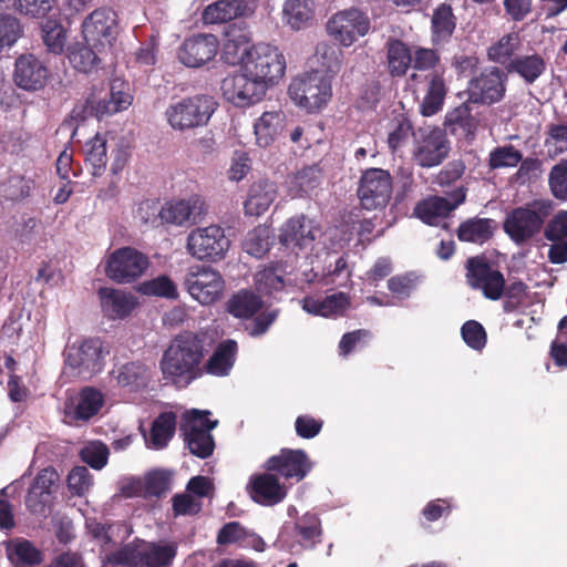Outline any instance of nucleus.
<instances>
[{
    "label": "nucleus",
    "instance_id": "nucleus-34",
    "mask_svg": "<svg viewBox=\"0 0 567 567\" xmlns=\"http://www.w3.org/2000/svg\"><path fill=\"white\" fill-rule=\"evenodd\" d=\"M285 120V113L281 111L264 112L254 124L256 143L260 147L271 145L282 133Z\"/></svg>",
    "mask_w": 567,
    "mask_h": 567
},
{
    "label": "nucleus",
    "instance_id": "nucleus-7",
    "mask_svg": "<svg viewBox=\"0 0 567 567\" xmlns=\"http://www.w3.org/2000/svg\"><path fill=\"white\" fill-rule=\"evenodd\" d=\"M230 240L225 230L218 225L197 227L187 236L186 248L189 255L208 261H219L225 258Z\"/></svg>",
    "mask_w": 567,
    "mask_h": 567
},
{
    "label": "nucleus",
    "instance_id": "nucleus-1",
    "mask_svg": "<svg viewBox=\"0 0 567 567\" xmlns=\"http://www.w3.org/2000/svg\"><path fill=\"white\" fill-rule=\"evenodd\" d=\"M206 352L204 337L192 331L178 333L159 360L163 379L177 389H186L203 377L202 363Z\"/></svg>",
    "mask_w": 567,
    "mask_h": 567
},
{
    "label": "nucleus",
    "instance_id": "nucleus-37",
    "mask_svg": "<svg viewBox=\"0 0 567 567\" xmlns=\"http://www.w3.org/2000/svg\"><path fill=\"white\" fill-rule=\"evenodd\" d=\"M175 542H150L142 548V567H171L177 556Z\"/></svg>",
    "mask_w": 567,
    "mask_h": 567
},
{
    "label": "nucleus",
    "instance_id": "nucleus-10",
    "mask_svg": "<svg viewBox=\"0 0 567 567\" xmlns=\"http://www.w3.org/2000/svg\"><path fill=\"white\" fill-rule=\"evenodd\" d=\"M223 96L237 107L254 105L262 100L268 87L240 69L228 74L220 84Z\"/></svg>",
    "mask_w": 567,
    "mask_h": 567
},
{
    "label": "nucleus",
    "instance_id": "nucleus-51",
    "mask_svg": "<svg viewBox=\"0 0 567 567\" xmlns=\"http://www.w3.org/2000/svg\"><path fill=\"white\" fill-rule=\"evenodd\" d=\"M8 556L17 567L35 566L42 561V553L29 540L18 543Z\"/></svg>",
    "mask_w": 567,
    "mask_h": 567
},
{
    "label": "nucleus",
    "instance_id": "nucleus-23",
    "mask_svg": "<svg viewBox=\"0 0 567 567\" xmlns=\"http://www.w3.org/2000/svg\"><path fill=\"white\" fill-rule=\"evenodd\" d=\"M221 60L229 65L240 66L251 48L250 31L246 24L231 23L225 28L223 33Z\"/></svg>",
    "mask_w": 567,
    "mask_h": 567
},
{
    "label": "nucleus",
    "instance_id": "nucleus-36",
    "mask_svg": "<svg viewBox=\"0 0 567 567\" xmlns=\"http://www.w3.org/2000/svg\"><path fill=\"white\" fill-rule=\"evenodd\" d=\"M293 529L298 544L303 549H313L322 542L321 519L316 513L307 512L298 517L293 524Z\"/></svg>",
    "mask_w": 567,
    "mask_h": 567
},
{
    "label": "nucleus",
    "instance_id": "nucleus-18",
    "mask_svg": "<svg viewBox=\"0 0 567 567\" xmlns=\"http://www.w3.org/2000/svg\"><path fill=\"white\" fill-rule=\"evenodd\" d=\"M449 151V141L440 128L420 130L415 136L413 159L419 166L430 168L440 165Z\"/></svg>",
    "mask_w": 567,
    "mask_h": 567
},
{
    "label": "nucleus",
    "instance_id": "nucleus-48",
    "mask_svg": "<svg viewBox=\"0 0 567 567\" xmlns=\"http://www.w3.org/2000/svg\"><path fill=\"white\" fill-rule=\"evenodd\" d=\"M241 13V2L237 0H219L209 4L203 12L206 23H225Z\"/></svg>",
    "mask_w": 567,
    "mask_h": 567
},
{
    "label": "nucleus",
    "instance_id": "nucleus-63",
    "mask_svg": "<svg viewBox=\"0 0 567 567\" xmlns=\"http://www.w3.org/2000/svg\"><path fill=\"white\" fill-rule=\"evenodd\" d=\"M381 86L378 81H365L359 89L355 106L360 110H372L379 103Z\"/></svg>",
    "mask_w": 567,
    "mask_h": 567
},
{
    "label": "nucleus",
    "instance_id": "nucleus-9",
    "mask_svg": "<svg viewBox=\"0 0 567 567\" xmlns=\"http://www.w3.org/2000/svg\"><path fill=\"white\" fill-rule=\"evenodd\" d=\"M184 286L195 300L208 306L221 298L225 281L221 274L213 267L195 265L189 267Z\"/></svg>",
    "mask_w": 567,
    "mask_h": 567
},
{
    "label": "nucleus",
    "instance_id": "nucleus-47",
    "mask_svg": "<svg viewBox=\"0 0 567 567\" xmlns=\"http://www.w3.org/2000/svg\"><path fill=\"white\" fill-rule=\"evenodd\" d=\"M103 403L104 396L99 390L90 386L84 388L74 410L75 420L89 421L100 412Z\"/></svg>",
    "mask_w": 567,
    "mask_h": 567
},
{
    "label": "nucleus",
    "instance_id": "nucleus-4",
    "mask_svg": "<svg viewBox=\"0 0 567 567\" xmlns=\"http://www.w3.org/2000/svg\"><path fill=\"white\" fill-rule=\"evenodd\" d=\"M288 93L291 100L309 112L320 110L332 96L330 78L319 70L306 72L295 78Z\"/></svg>",
    "mask_w": 567,
    "mask_h": 567
},
{
    "label": "nucleus",
    "instance_id": "nucleus-44",
    "mask_svg": "<svg viewBox=\"0 0 567 567\" xmlns=\"http://www.w3.org/2000/svg\"><path fill=\"white\" fill-rule=\"evenodd\" d=\"M388 68L392 76H403L412 64L410 48L399 39H390L386 44Z\"/></svg>",
    "mask_w": 567,
    "mask_h": 567
},
{
    "label": "nucleus",
    "instance_id": "nucleus-3",
    "mask_svg": "<svg viewBox=\"0 0 567 567\" xmlns=\"http://www.w3.org/2000/svg\"><path fill=\"white\" fill-rule=\"evenodd\" d=\"M217 105L213 96L196 94L169 104L164 115L174 131L186 132L207 125Z\"/></svg>",
    "mask_w": 567,
    "mask_h": 567
},
{
    "label": "nucleus",
    "instance_id": "nucleus-58",
    "mask_svg": "<svg viewBox=\"0 0 567 567\" xmlns=\"http://www.w3.org/2000/svg\"><path fill=\"white\" fill-rule=\"evenodd\" d=\"M245 250L254 257H262L269 250L267 228L256 227L247 234L244 240Z\"/></svg>",
    "mask_w": 567,
    "mask_h": 567
},
{
    "label": "nucleus",
    "instance_id": "nucleus-56",
    "mask_svg": "<svg viewBox=\"0 0 567 567\" xmlns=\"http://www.w3.org/2000/svg\"><path fill=\"white\" fill-rule=\"evenodd\" d=\"M106 561L112 566L142 567V549L133 544H126L110 553L106 556Z\"/></svg>",
    "mask_w": 567,
    "mask_h": 567
},
{
    "label": "nucleus",
    "instance_id": "nucleus-20",
    "mask_svg": "<svg viewBox=\"0 0 567 567\" xmlns=\"http://www.w3.org/2000/svg\"><path fill=\"white\" fill-rule=\"evenodd\" d=\"M219 47V40L215 34L198 33L183 41L178 48L177 56L185 66L196 69L214 60Z\"/></svg>",
    "mask_w": 567,
    "mask_h": 567
},
{
    "label": "nucleus",
    "instance_id": "nucleus-35",
    "mask_svg": "<svg viewBox=\"0 0 567 567\" xmlns=\"http://www.w3.org/2000/svg\"><path fill=\"white\" fill-rule=\"evenodd\" d=\"M323 179V172L319 164L305 166L296 174L288 176L289 193L295 197H303L311 194Z\"/></svg>",
    "mask_w": 567,
    "mask_h": 567
},
{
    "label": "nucleus",
    "instance_id": "nucleus-12",
    "mask_svg": "<svg viewBox=\"0 0 567 567\" xmlns=\"http://www.w3.org/2000/svg\"><path fill=\"white\" fill-rule=\"evenodd\" d=\"M65 363L78 377L91 378L103 369V341L100 338H87L68 347Z\"/></svg>",
    "mask_w": 567,
    "mask_h": 567
},
{
    "label": "nucleus",
    "instance_id": "nucleus-22",
    "mask_svg": "<svg viewBox=\"0 0 567 567\" xmlns=\"http://www.w3.org/2000/svg\"><path fill=\"white\" fill-rule=\"evenodd\" d=\"M247 492L250 498L262 506H274L287 496V488L279 482L275 472L255 474L249 478Z\"/></svg>",
    "mask_w": 567,
    "mask_h": 567
},
{
    "label": "nucleus",
    "instance_id": "nucleus-57",
    "mask_svg": "<svg viewBox=\"0 0 567 567\" xmlns=\"http://www.w3.org/2000/svg\"><path fill=\"white\" fill-rule=\"evenodd\" d=\"M141 291L147 296L164 297L168 299L177 298V288L173 280L167 276H159L142 285Z\"/></svg>",
    "mask_w": 567,
    "mask_h": 567
},
{
    "label": "nucleus",
    "instance_id": "nucleus-55",
    "mask_svg": "<svg viewBox=\"0 0 567 567\" xmlns=\"http://www.w3.org/2000/svg\"><path fill=\"white\" fill-rule=\"evenodd\" d=\"M22 34L20 21L8 13H0V52L12 47Z\"/></svg>",
    "mask_w": 567,
    "mask_h": 567
},
{
    "label": "nucleus",
    "instance_id": "nucleus-40",
    "mask_svg": "<svg viewBox=\"0 0 567 567\" xmlns=\"http://www.w3.org/2000/svg\"><path fill=\"white\" fill-rule=\"evenodd\" d=\"M284 268L278 264H270L258 270L254 276V287L260 297H275L285 288Z\"/></svg>",
    "mask_w": 567,
    "mask_h": 567
},
{
    "label": "nucleus",
    "instance_id": "nucleus-29",
    "mask_svg": "<svg viewBox=\"0 0 567 567\" xmlns=\"http://www.w3.org/2000/svg\"><path fill=\"white\" fill-rule=\"evenodd\" d=\"M471 102H464L446 114L445 125L453 135H458L467 141L475 137L478 121L472 115Z\"/></svg>",
    "mask_w": 567,
    "mask_h": 567
},
{
    "label": "nucleus",
    "instance_id": "nucleus-5",
    "mask_svg": "<svg viewBox=\"0 0 567 567\" xmlns=\"http://www.w3.org/2000/svg\"><path fill=\"white\" fill-rule=\"evenodd\" d=\"M241 70L269 87L284 76L286 60L277 47L258 43L251 45Z\"/></svg>",
    "mask_w": 567,
    "mask_h": 567
},
{
    "label": "nucleus",
    "instance_id": "nucleus-38",
    "mask_svg": "<svg viewBox=\"0 0 567 567\" xmlns=\"http://www.w3.org/2000/svg\"><path fill=\"white\" fill-rule=\"evenodd\" d=\"M546 68L545 58L540 53L534 52L518 54L506 73L517 74L526 84H533L546 72Z\"/></svg>",
    "mask_w": 567,
    "mask_h": 567
},
{
    "label": "nucleus",
    "instance_id": "nucleus-27",
    "mask_svg": "<svg viewBox=\"0 0 567 567\" xmlns=\"http://www.w3.org/2000/svg\"><path fill=\"white\" fill-rule=\"evenodd\" d=\"M277 197V186L268 179L252 183L244 204L246 215L260 216L268 210Z\"/></svg>",
    "mask_w": 567,
    "mask_h": 567
},
{
    "label": "nucleus",
    "instance_id": "nucleus-59",
    "mask_svg": "<svg viewBox=\"0 0 567 567\" xmlns=\"http://www.w3.org/2000/svg\"><path fill=\"white\" fill-rule=\"evenodd\" d=\"M461 334L464 342L474 350H482L486 346L487 334L478 321L468 320L464 322Z\"/></svg>",
    "mask_w": 567,
    "mask_h": 567
},
{
    "label": "nucleus",
    "instance_id": "nucleus-13",
    "mask_svg": "<svg viewBox=\"0 0 567 567\" xmlns=\"http://www.w3.org/2000/svg\"><path fill=\"white\" fill-rule=\"evenodd\" d=\"M393 188L391 174L382 168H369L362 173L358 196L364 209L383 208L389 203Z\"/></svg>",
    "mask_w": 567,
    "mask_h": 567
},
{
    "label": "nucleus",
    "instance_id": "nucleus-52",
    "mask_svg": "<svg viewBox=\"0 0 567 567\" xmlns=\"http://www.w3.org/2000/svg\"><path fill=\"white\" fill-rule=\"evenodd\" d=\"M522 161V152L514 145L497 146L491 151L488 167L491 169L516 167Z\"/></svg>",
    "mask_w": 567,
    "mask_h": 567
},
{
    "label": "nucleus",
    "instance_id": "nucleus-46",
    "mask_svg": "<svg viewBox=\"0 0 567 567\" xmlns=\"http://www.w3.org/2000/svg\"><path fill=\"white\" fill-rule=\"evenodd\" d=\"M89 44L78 42L69 49V61L79 72L91 73L101 63L97 52L89 47Z\"/></svg>",
    "mask_w": 567,
    "mask_h": 567
},
{
    "label": "nucleus",
    "instance_id": "nucleus-21",
    "mask_svg": "<svg viewBox=\"0 0 567 567\" xmlns=\"http://www.w3.org/2000/svg\"><path fill=\"white\" fill-rule=\"evenodd\" d=\"M82 33L87 43H111L118 33L117 14L111 8H97L82 23Z\"/></svg>",
    "mask_w": 567,
    "mask_h": 567
},
{
    "label": "nucleus",
    "instance_id": "nucleus-64",
    "mask_svg": "<svg viewBox=\"0 0 567 567\" xmlns=\"http://www.w3.org/2000/svg\"><path fill=\"white\" fill-rule=\"evenodd\" d=\"M171 488V475L166 471H154L145 477V494L161 497Z\"/></svg>",
    "mask_w": 567,
    "mask_h": 567
},
{
    "label": "nucleus",
    "instance_id": "nucleus-49",
    "mask_svg": "<svg viewBox=\"0 0 567 567\" xmlns=\"http://www.w3.org/2000/svg\"><path fill=\"white\" fill-rule=\"evenodd\" d=\"M196 206L192 200L179 199L166 203L159 210L162 221L182 226L187 223L194 214Z\"/></svg>",
    "mask_w": 567,
    "mask_h": 567
},
{
    "label": "nucleus",
    "instance_id": "nucleus-54",
    "mask_svg": "<svg viewBox=\"0 0 567 567\" xmlns=\"http://www.w3.org/2000/svg\"><path fill=\"white\" fill-rule=\"evenodd\" d=\"M548 185L555 198L567 200V159H560L551 167Z\"/></svg>",
    "mask_w": 567,
    "mask_h": 567
},
{
    "label": "nucleus",
    "instance_id": "nucleus-53",
    "mask_svg": "<svg viewBox=\"0 0 567 567\" xmlns=\"http://www.w3.org/2000/svg\"><path fill=\"white\" fill-rule=\"evenodd\" d=\"M43 42L52 53L60 54L64 50L66 32L62 24L54 20H48L42 25Z\"/></svg>",
    "mask_w": 567,
    "mask_h": 567
},
{
    "label": "nucleus",
    "instance_id": "nucleus-32",
    "mask_svg": "<svg viewBox=\"0 0 567 567\" xmlns=\"http://www.w3.org/2000/svg\"><path fill=\"white\" fill-rule=\"evenodd\" d=\"M152 375L146 364L132 361L121 365L117 370V384L128 392H140L147 388Z\"/></svg>",
    "mask_w": 567,
    "mask_h": 567
},
{
    "label": "nucleus",
    "instance_id": "nucleus-24",
    "mask_svg": "<svg viewBox=\"0 0 567 567\" xmlns=\"http://www.w3.org/2000/svg\"><path fill=\"white\" fill-rule=\"evenodd\" d=\"M318 229L305 215L289 218L280 228L279 241L286 247L306 248L316 239Z\"/></svg>",
    "mask_w": 567,
    "mask_h": 567
},
{
    "label": "nucleus",
    "instance_id": "nucleus-26",
    "mask_svg": "<svg viewBox=\"0 0 567 567\" xmlns=\"http://www.w3.org/2000/svg\"><path fill=\"white\" fill-rule=\"evenodd\" d=\"M103 313L110 319H123L136 307V298L114 288L99 290Z\"/></svg>",
    "mask_w": 567,
    "mask_h": 567
},
{
    "label": "nucleus",
    "instance_id": "nucleus-16",
    "mask_svg": "<svg viewBox=\"0 0 567 567\" xmlns=\"http://www.w3.org/2000/svg\"><path fill=\"white\" fill-rule=\"evenodd\" d=\"M51 70L48 62L34 53H22L14 61L13 82L27 92L42 91L49 83Z\"/></svg>",
    "mask_w": 567,
    "mask_h": 567
},
{
    "label": "nucleus",
    "instance_id": "nucleus-11",
    "mask_svg": "<svg viewBox=\"0 0 567 567\" xmlns=\"http://www.w3.org/2000/svg\"><path fill=\"white\" fill-rule=\"evenodd\" d=\"M148 267V258L132 247L113 251L106 261L105 274L116 284H131L137 280Z\"/></svg>",
    "mask_w": 567,
    "mask_h": 567
},
{
    "label": "nucleus",
    "instance_id": "nucleus-15",
    "mask_svg": "<svg viewBox=\"0 0 567 567\" xmlns=\"http://www.w3.org/2000/svg\"><path fill=\"white\" fill-rule=\"evenodd\" d=\"M507 74L498 66L485 68L468 82V102L492 105L499 102L506 92Z\"/></svg>",
    "mask_w": 567,
    "mask_h": 567
},
{
    "label": "nucleus",
    "instance_id": "nucleus-19",
    "mask_svg": "<svg viewBox=\"0 0 567 567\" xmlns=\"http://www.w3.org/2000/svg\"><path fill=\"white\" fill-rule=\"evenodd\" d=\"M264 467L287 481L298 483L309 474L312 462L303 450L281 449L278 454L266 461Z\"/></svg>",
    "mask_w": 567,
    "mask_h": 567
},
{
    "label": "nucleus",
    "instance_id": "nucleus-43",
    "mask_svg": "<svg viewBox=\"0 0 567 567\" xmlns=\"http://www.w3.org/2000/svg\"><path fill=\"white\" fill-rule=\"evenodd\" d=\"M456 28V18L453 13V9L447 3H441L437 6L432 14L431 30L432 39L434 42H445L454 33Z\"/></svg>",
    "mask_w": 567,
    "mask_h": 567
},
{
    "label": "nucleus",
    "instance_id": "nucleus-14",
    "mask_svg": "<svg viewBox=\"0 0 567 567\" xmlns=\"http://www.w3.org/2000/svg\"><path fill=\"white\" fill-rule=\"evenodd\" d=\"M370 30L368 16L357 9L350 8L334 13L327 22V32L342 47L352 45L359 38Z\"/></svg>",
    "mask_w": 567,
    "mask_h": 567
},
{
    "label": "nucleus",
    "instance_id": "nucleus-30",
    "mask_svg": "<svg viewBox=\"0 0 567 567\" xmlns=\"http://www.w3.org/2000/svg\"><path fill=\"white\" fill-rule=\"evenodd\" d=\"M522 47L523 43L518 33H506L488 47L487 58L489 61L504 66L505 72H507L511 63H514L518 56Z\"/></svg>",
    "mask_w": 567,
    "mask_h": 567
},
{
    "label": "nucleus",
    "instance_id": "nucleus-33",
    "mask_svg": "<svg viewBox=\"0 0 567 567\" xmlns=\"http://www.w3.org/2000/svg\"><path fill=\"white\" fill-rule=\"evenodd\" d=\"M443 73V70H434L426 75L427 90L421 103V113L424 116L436 114L443 106L447 93Z\"/></svg>",
    "mask_w": 567,
    "mask_h": 567
},
{
    "label": "nucleus",
    "instance_id": "nucleus-28",
    "mask_svg": "<svg viewBox=\"0 0 567 567\" xmlns=\"http://www.w3.org/2000/svg\"><path fill=\"white\" fill-rule=\"evenodd\" d=\"M237 354V342L228 339L220 342L206 363H202L204 374L225 377L229 373L235 363Z\"/></svg>",
    "mask_w": 567,
    "mask_h": 567
},
{
    "label": "nucleus",
    "instance_id": "nucleus-41",
    "mask_svg": "<svg viewBox=\"0 0 567 567\" xmlns=\"http://www.w3.org/2000/svg\"><path fill=\"white\" fill-rule=\"evenodd\" d=\"M262 307L261 297L250 290H240L227 301V311L239 319L254 317Z\"/></svg>",
    "mask_w": 567,
    "mask_h": 567
},
{
    "label": "nucleus",
    "instance_id": "nucleus-50",
    "mask_svg": "<svg viewBox=\"0 0 567 567\" xmlns=\"http://www.w3.org/2000/svg\"><path fill=\"white\" fill-rule=\"evenodd\" d=\"M315 56L317 62L326 71L324 75L330 78L331 81L333 75H336L341 69L343 58L342 51L334 44L320 42L316 47Z\"/></svg>",
    "mask_w": 567,
    "mask_h": 567
},
{
    "label": "nucleus",
    "instance_id": "nucleus-42",
    "mask_svg": "<svg viewBox=\"0 0 567 567\" xmlns=\"http://www.w3.org/2000/svg\"><path fill=\"white\" fill-rule=\"evenodd\" d=\"M282 13L291 29L301 30L313 20L315 3L312 0H287Z\"/></svg>",
    "mask_w": 567,
    "mask_h": 567
},
{
    "label": "nucleus",
    "instance_id": "nucleus-45",
    "mask_svg": "<svg viewBox=\"0 0 567 567\" xmlns=\"http://www.w3.org/2000/svg\"><path fill=\"white\" fill-rule=\"evenodd\" d=\"M85 164L91 168L93 176H102L107 164L106 138L96 134L85 145Z\"/></svg>",
    "mask_w": 567,
    "mask_h": 567
},
{
    "label": "nucleus",
    "instance_id": "nucleus-6",
    "mask_svg": "<svg viewBox=\"0 0 567 567\" xmlns=\"http://www.w3.org/2000/svg\"><path fill=\"white\" fill-rule=\"evenodd\" d=\"M208 414V411L193 410L189 414H184L179 427L189 453L202 460L212 456L215 450V441L210 432L218 422L209 420Z\"/></svg>",
    "mask_w": 567,
    "mask_h": 567
},
{
    "label": "nucleus",
    "instance_id": "nucleus-62",
    "mask_svg": "<svg viewBox=\"0 0 567 567\" xmlns=\"http://www.w3.org/2000/svg\"><path fill=\"white\" fill-rule=\"evenodd\" d=\"M110 451L104 443H93L81 450V460L94 470H102L109 460Z\"/></svg>",
    "mask_w": 567,
    "mask_h": 567
},
{
    "label": "nucleus",
    "instance_id": "nucleus-61",
    "mask_svg": "<svg viewBox=\"0 0 567 567\" xmlns=\"http://www.w3.org/2000/svg\"><path fill=\"white\" fill-rule=\"evenodd\" d=\"M412 135H415L412 123L405 117L396 120L395 126L391 130L388 136L389 148L392 153H395L398 150L406 145Z\"/></svg>",
    "mask_w": 567,
    "mask_h": 567
},
{
    "label": "nucleus",
    "instance_id": "nucleus-39",
    "mask_svg": "<svg viewBox=\"0 0 567 567\" xmlns=\"http://www.w3.org/2000/svg\"><path fill=\"white\" fill-rule=\"evenodd\" d=\"M176 420L174 412L159 413L152 422L148 437H145L147 446L155 450L165 449L175 434Z\"/></svg>",
    "mask_w": 567,
    "mask_h": 567
},
{
    "label": "nucleus",
    "instance_id": "nucleus-31",
    "mask_svg": "<svg viewBox=\"0 0 567 567\" xmlns=\"http://www.w3.org/2000/svg\"><path fill=\"white\" fill-rule=\"evenodd\" d=\"M495 229L494 219L473 217L460 224L456 236L460 241L483 245L493 237Z\"/></svg>",
    "mask_w": 567,
    "mask_h": 567
},
{
    "label": "nucleus",
    "instance_id": "nucleus-8",
    "mask_svg": "<svg viewBox=\"0 0 567 567\" xmlns=\"http://www.w3.org/2000/svg\"><path fill=\"white\" fill-rule=\"evenodd\" d=\"M466 282L473 288L481 290L483 296L489 300H498L505 290L504 275L493 267L485 255L470 257L466 260Z\"/></svg>",
    "mask_w": 567,
    "mask_h": 567
},
{
    "label": "nucleus",
    "instance_id": "nucleus-60",
    "mask_svg": "<svg viewBox=\"0 0 567 567\" xmlns=\"http://www.w3.org/2000/svg\"><path fill=\"white\" fill-rule=\"evenodd\" d=\"M93 485V476L85 466H75L68 475V487L73 495L83 496Z\"/></svg>",
    "mask_w": 567,
    "mask_h": 567
},
{
    "label": "nucleus",
    "instance_id": "nucleus-25",
    "mask_svg": "<svg viewBox=\"0 0 567 567\" xmlns=\"http://www.w3.org/2000/svg\"><path fill=\"white\" fill-rule=\"evenodd\" d=\"M132 95L128 93L127 85L124 83L113 82L110 91L103 97L95 101L93 96L87 99L86 104L97 118L104 115H112L114 113L126 110L132 104Z\"/></svg>",
    "mask_w": 567,
    "mask_h": 567
},
{
    "label": "nucleus",
    "instance_id": "nucleus-2",
    "mask_svg": "<svg viewBox=\"0 0 567 567\" xmlns=\"http://www.w3.org/2000/svg\"><path fill=\"white\" fill-rule=\"evenodd\" d=\"M554 208V202L544 198L515 207L505 217L504 231L516 245L526 244L540 233Z\"/></svg>",
    "mask_w": 567,
    "mask_h": 567
},
{
    "label": "nucleus",
    "instance_id": "nucleus-17",
    "mask_svg": "<svg viewBox=\"0 0 567 567\" xmlns=\"http://www.w3.org/2000/svg\"><path fill=\"white\" fill-rule=\"evenodd\" d=\"M467 188L457 186L443 196H429L420 200L414 207V215L424 224L439 226L466 200Z\"/></svg>",
    "mask_w": 567,
    "mask_h": 567
}]
</instances>
